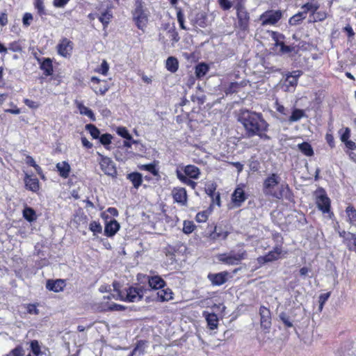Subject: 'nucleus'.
I'll return each instance as SVG.
<instances>
[{
  "mask_svg": "<svg viewBox=\"0 0 356 356\" xmlns=\"http://www.w3.org/2000/svg\"><path fill=\"white\" fill-rule=\"evenodd\" d=\"M239 121L243 125L248 137L255 136L259 131H268L269 124L260 113L245 110L239 116Z\"/></svg>",
  "mask_w": 356,
  "mask_h": 356,
  "instance_id": "obj_1",
  "label": "nucleus"
},
{
  "mask_svg": "<svg viewBox=\"0 0 356 356\" xmlns=\"http://www.w3.org/2000/svg\"><path fill=\"white\" fill-rule=\"evenodd\" d=\"M280 181V177L277 173L270 174L263 183V192L266 195L271 196L277 200H281L284 195V193L291 194V191L287 184H282L278 191H274Z\"/></svg>",
  "mask_w": 356,
  "mask_h": 356,
  "instance_id": "obj_2",
  "label": "nucleus"
},
{
  "mask_svg": "<svg viewBox=\"0 0 356 356\" xmlns=\"http://www.w3.org/2000/svg\"><path fill=\"white\" fill-rule=\"evenodd\" d=\"M113 291L116 293L115 298L129 302H134L140 300L144 295L145 289L143 287L129 286L124 291L121 290L120 284L115 281L113 283Z\"/></svg>",
  "mask_w": 356,
  "mask_h": 356,
  "instance_id": "obj_3",
  "label": "nucleus"
},
{
  "mask_svg": "<svg viewBox=\"0 0 356 356\" xmlns=\"http://www.w3.org/2000/svg\"><path fill=\"white\" fill-rule=\"evenodd\" d=\"M275 45L280 47L282 54H289L291 57L298 55L300 56L303 52L311 51L313 45L305 41H300L297 45H286L284 42L276 41Z\"/></svg>",
  "mask_w": 356,
  "mask_h": 356,
  "instance_id": "obj_4",
  "label": "nucleus"
},
{
  "mask_svg": "<svg viewBox=\"0 0 356 356\" xmlns=\"http://www.w3.org/2000/svg\"><path fill=\"white\" fill-rule=\"evenodd\" d=\"M247 251L241 248L237 251L232 250L229 252L219 254L217 258L220 262L224 264L234 266L241 264L243 260L247 258Z\"/></svg>",
  "mask_w": 356,
  "mask_h": 356,
  "instance_id": "obj_5",
  "label": "nucleus"
},
{
  "mask_svg": "<svg viewBox=\"0 0 356 356\" xmlns=\"http://www.w3.org/2000/svg\"><path fill=\"white\" fill-rule=\"evenodd\" d=\"M315 202L319 211L323 214H327L330 218L334 216L331 209V200L323 188H318L316 191Z\"/></svg>",
  "mask_w": 356,
  "mask_h": 356,
  "instance_id": "obj_6",
  "label": "nucleus"
},
{
  "mask_svg": "<svg viewBox=\"0 0 356 356\" xmlns=\"http://www.w3.org/2000/svg\"><path fill=\"white\" fill-rule=\"evenodd\" d=\"M97 155L100 168L104 174L112 177H116L117 169L113 160L100 153H97Z\"/></svg>",
  "mask_w": 356,
  "mask_h": 356,
  "instance_id": "obj_7",
  "label": "nucleus"
},
{
  "mask_svg": "<svg viewBox=\"0 0 356 356\" xmlns=\"http://www.w3.org/2000/svg\"><path fill=\"white\" fill-rule=\"evenodd\" d=\"M229 234L230 232L226 226L216 225L213 227V229L207 234V237L210 241L214 242L216 241L225 240Z\"/></svg>",
  "mask_w": 356,
  "mask_h": 356,
  "instance_id": "obj_8",
  "label": "nucleus"
},
{
  "mask_svg": "<svg viewBox=\"0 0 356 356\" xmlns=\"http://www.w3.org/2000/svg\"><path fill=\"white\" fill-rule=\"evenodd\" d=\"M90 83V88L97 95H104L110 88L107 81L100 79L97 76H92Z\"/></svg>",
  "mask_w": 356,
  "mask_h": 356,
  "instance_id": "obj_9",
  "label": "nucleus"
},
{
  "mask_svg": "<svg viewBox=\"0 0 356 356\" xmlns=\"http://www.w3.org/2000/svg\"><path fill=\"white\" fill-rule=\"evenodd\" d=\"M230 277L232 276L227 270L217 273H209L207 275V279L213 286H221L226 283Z\"/></svg>",
  "mask_w": 356,
  "mask_h": 356,
  "instance_id": "obj_10",
  "label": "nucleus"
},
{
  "mask_svg": "<svg viewBox=\"0 0 356 356\" xmlns=\"http://www.w3.org/2000/svg\"><path fill=\"white\" fill-rule=\"evenodd\" d=\"M73 50V42L69 39L62 38L57 45L58 54L65 58H69Z\"/></svg>",
  "mask_w": 356,
  "mask_h": 356,
  "instance_id": "obj_11",
  "label": "nucleus"
},
{
  "mask_svg": "<svg viewBox=\"0 0 356 356\" xmlns=\"http://www.w3.org/2000/svg\"><path fill=\"white\" fill-rule=\"evenodd\" d=\"M35 58L37 60L40 69L43 72V74L46 76H49L53 74L54 66L53 60L50 58H40L35 54Z\"/></svg>",
  "mask_w": 356,
  "mask_h": 356,
  "instance_id": "obj_12",
  "label": "nucleus"
},
{
  "mask_svg": "<svg viewBox=\"0 0 356 356\" xmlns=\"http://www.w3.org/2000/svg\"><path fill=\"white\" fill-rule=\"evenodd\" d=\"M172 196L175 202L186 206L188 202L187 192L185 188L175 187L172 191Z\"/></svg>",
  "mask_w": 356,
  "mask_h": 356,
  "instance_id": "obj_13",
  "label": "nucleus"
},
{
  "mask_svg": "<svg viewBox=\"0 0 356 356\" xmlns=\"http://www.w3.org/2000/svg\"><path fill=\"white\" fill-rule=\"evenodd\" d=\"M260 325L264 330H268L271 326V313L269 308L261 305L259 307Z\"/></svg>",
  "mask_w": 356,
  "mask_h": 356,
  "instance_id": "obj_14",
  "label": "nucleus"
},
{
  "mask_svg": "<svg viewBox=\"0 0 356 356\" xmlns=\"http://www.w3.org/2000/svg\"><path fill=\"white\" fill-rule=\"evenodd\" d=\"M302 72L300 70H295L286 74L284 81V85L286 88V90H290V88H295L298 82V78L302 75Z\"/></svg>",
  "mask_w": 356,
  "mask_h": 356,
  "instance_id": "obj_15",
  "label": "nucleus"
},
{
  "mask_svg": "<svg viewBox=\"0 0 356 356\" xmlns=\"http://www.w3.org/2000/svg\"><path fill=\"white\" fill-rule=\"evenodd\" d=\"M248 196L242 187H236L232 195V202L235 207H240Z\"/></svg>",
  "mask_w": 356,
  "mask_h": 356,
  "instance_id": "obj_16",
  "label": "nucleus"
},
{
  "mask_svg": "<svg viewBox=\"0 0 356 356\" xmlns=\"http://www.w3.org/2000/svg\"><path fill=\"white\" fill-rule=\"evenodd\" d=\"M65 286L66 281L63 279L48 280L46 283L47 289L55 293L63 291Z\"/></svg>",
  "mask_w": 356,
  "mask_h": 356,
  "instance_id": "obj_17",
  "label": "nucleus"
},
{
  "mask_svg": "<svg viewBox=\"0 0 356 356\" xmlns=\"http://www.w3.org/2000/svg\"><path fill=\"white\" fill-rule=\"evenodd\" d=\"M133 18L136 22H145L147 21V11L143 9L142 3L139 0L136 2V8L133 12Z\"/></svg>",
  "mask_w": 356,
  "mask_h": 356,
  "instance_id": "obj_18",
  "label": "nucleus"
},
{
  "mask_svg": "<svg viewBox=\"0 0 356 356\" xmlns=\"http://www.w3.org/2000/svg\"><path fill=\"white\" fill-rule=\"evenodd\" d=\"M120 223L115 219L106 221L104 226V235L107 237H113L119 231Z\"/></svg>",
  "mask_w": 356,
  "mask_h": 356,
  "instance_id": "obj_19",
  "label": "nucleus"
},
{
  "mask_svg": "<svg viewBox=\"0 0 356 356\" xmlns=\"http://www.w3.org/2000/svg\"><path fill=\"white\" fill-rule=\"evenodd\" d=\"M24 181L27 190L38 193L40 190V181L38 178H33L31 175L25 174Z\"/></svg>",
  "mask_w": 356,
  "mask_h": 356,
  "instance_id": "obj_20",
  "label": "nucleus"
},
{
  "mask_svg": "<svg viewBox=\"0 0 356 356\" xmlns=\"http://www.w3.org/2000/svg\"><path fill=\"white\" fill-rule=\"evenodd\" d=\"M147 279L152 289L158 290L166 286V282L159 275L147 276Z\"/></svg>",
  "mask_w": 356,
  "mask_h": 356,
  "instance_id": "obj_21",
  "label": "nucleus"
},
{
  "mask_svg": "<svg viewBox=\"0 0 356 356\" xmlns=\"http://www.w3.org/2000/svg\"><path fill=\"white\" fill-rule=\"evenodd\" d=\"M282 13L280 10H268L261 15L262 22H277L281 19Z\"/></svg>",
  "mask_w": 356,
  "mask_h": 356,
  "instance_id": "obj_22",
  "label": "nucleus"
},
{
  "mask_svg": "<svg viewBox=\"0 0 356 356\" xmlns=\"http://www.w3.org/2000/svg\"><path fill=\"white\" fill-rule=\"evenodd\" d=\"M179 245H168L163 248V253L167 257L169 264H173L176 262V254L179 251Z\"/></svg>",
  "mask_w": 356,
  "mask_h": 356,
  "instance_id": "obj_23",
  "label": "nucleus"
},
{
  "mask_svg": "<svg viewBox=\"0 0 356 356\" xmlns=\"http://www.w3.org/2000/svg\"><path fill=\"white\" fill-rule=\"evenodd\" d=\"M182 173L188 178L197 179L201 174L198 167L194 165H187L184 167Z\"/></svg>",
  "mask_w": 356,
  "mask_h": 356,
  "instance_id": "obj_24",
  "label": "nucleus"
},
{
  "mask_svg": "<svg viewBox=\"0 0 356 356\" xmlns=\"http://www.w3.org/2000/svg\"><path fill=\"white\" fill-rule=\"evenodd\" d=\"M157 292L156 298L158 302H168L174 299V293L170 288H163Z\"/></svg>",
  "mask_w": 356,
  "mask_h": 356,
  "instance_id": "obj_25",
  "label": "nucleus"
},
{
  "mask_svg": "<svg viewBox=\"0 0 356 356\" xmlns=\"http://www.w3.org/2000/svg\"><path fill=\"white\" fill-rule=\"evenodd\" d=\"M56 168L59 175L62 178L67 179L69 177L71 171V167L67 161H64L56 163Z\"/></svg>",
  "mask_w": 356,
  "mask_h": 356,
  "instance_id": "obj_26",
  "label": "nucleus"
},
{
  "mask_svg": "<svg viewBox=\"0 0 356 356\" xmlns=\"http://www.w3.org/2000/svg\"><path fill=\"white\" fill-rule=\"evenodd\" d=\"M203 316L205 317L208 327L213 330L218 327V318L215 313H209L204 311Z\"/></svg>",
  "mask_w": 356,
  "mask_h": 356,
  "instance_id": "obj_27",
  "label": "nucleus"
},
{
  "mask_svg": "<svg viewBox=\"0 0 356 356\" xmlns=\"http://www.w3.org/2000/svg\"><path fill=\"white\" fill-rule=\"evenodd\" d=\"M127 178L132 183L135 188H138L143 183L142 175L138 172H133L128 174Z\"/></svg>",
  "mask_w": 356,
  "mask_h": 356,
  "instance_id": "obj_28",
  "label": "nucleus"
},
{
  "mask_svg": "<svg viewBox=\"0 0 356 356\" xmlns=\"http://www.w3.org/2000/svg\"><path fill=\"white\" fill-rule=\"evenodd\" d=\"M141 170H145L150 172L154 177H160L159 170L155 161L153 163L143 164L138 166Z\"/></svg>",
  "mask_w": 356,
  "mask_h": 356,
  "instance_id": "obj_29",
  "label": "nucleus"
},
{
  "mask_svg": "<svg viewBox=\"0 0 356 356\" xmlns=\"http://www.w3.org/2000/svg\"><path fill=\"white\" fill-rule=\"evenodd\" d=\"M176 175L177 179L181 183L190 186L192 189H195L197 183L192 180V179L188 178L186 176H185L180 170L177 169Z\"/></svg>",
  "mask_w": 356,
  "mask_h": 356,
  "instance_id": "obj_30",
  "label": "nucleus"
},
{
  "mask_svg": "<svg viewBox=\"0 0 356 356\" xmlns=\"http://www.w3.org/2000/svg\"><path fill=\"white\" fill-rule=\"evenodd\" d=\"M282 248L280 246L274 247L273 250L268 252L266 255L269 262L276 261L282 257Z\"/></svg>",
  "mask_w": 356,
  "mask_h": 356,
  "instance_id": "obj_31",
  "label": "nucleus"
},
{
  "mask_svg": "<svg viewBox=\"0 0 356 356\" xmlns=\"http://www.w3.org/2000/svg\"><path fill=\"white\" fill-rule=\"evenodd\" d=\"M209 70V66L205 63H200L195 67V74L197 79L204 77Z\"/></svg>",
  "mask_w": 356,
  "mask_h": 356,
  "instance_id": "obj_32",
  "label": "nucleus"
},
{
  "mask_svg": "<svg viewBox=\"0 0 356 356\" xmlns=\"http://www.w3.org/2000/svg\"><path fill=\"white\" fill-rule=\"evenodd\" d=\"M76 106L79 111L80 114L86 115L90 119V120L93 122L95 121V115L91 109L83 105V104L81 102H77Z\"/></svg>",
  "mask_w": 356,
  "mask_h": 356,
  "instance_id": "obj_33",
  "label": "nucleus"
},
{
  "mask_svg": "<svg viewBox=\"0 0 356 356\" xmlns=\"http://www.w3.org/2000/svg\"><path fill=\"white\" fill-rule=\"evenodd\" d=\"M165 67L172 73L176 72L179 68V61L177 58L174 56L168 57L165 62Z\"/></svg>",
  "mask_w": 356,
  "mask_h": 356,
  "instance_id": "obj_34",
  "label": "nucleus"
},
{
  "mask_svg": "<svg viewBox=\"0 0 356 356\" xmlns=\"http://www.w3.org/2000/svg\"><path fill=\"white\" fill-rule=\"evenodd\" d=\"M23 217L29 222L36 220L37 215L35 211L29 207H26L22 211Z\"/></svg>",
  "mask_w": 356,
  "mask_h": 356,
  "instance_id": "obj_35",
  "label": "nucleus"
},
{
  "mask_svg": "<svg viewBox=\"0 0 356 356\" xmlns=\"http://www.w3.org/2000/svg\"><path fill=\"white\" fill-rule=\"evenodd\" d=\"M346 213L348 218V222L353 225H356V209L355 208L349 204L346 208Z\"/></svg>",
  "mask_w": 356,
  "mask_h": 356,
  "instance_id": "obj_36",
  "label": "nucleus"
},
{
  "mask_svg": "<svg viewBox=\"0 0 356 356\" xmlns=\"http://www.w3.org/2000/svg\"><path fill=\"white\" fill-rule=\"evenodd\" d=\"M300 151L307 156H312L314 154L312 145L307 142H302L298 145Z\"/></svg>",
  "mask_w": 356,
  "mask_h": 356,
  "instance_id": "obj_37",
  "label": "nucleus"
},
{
  "mask_svg": "<svg viewBox=\"0 0 356 356\" xmlns=\"http://www.w3.org/2000/svg\"><path fill=\"white\" fill-rule=\"evenodd\" d=\"M305 116V112L304 110L300 108H294L291 113V115L289 116L288 121L291 123L298 122Z\"/></svg>",
  "mask_w": 356,
  "mask_h": 356,
  "instance_id": "obj_38",
  "label": "nucleus"
},
{
  "mask_svg": "<svg viewBox=\"0 0 356 356\" xmlns=\"http://www.w3.org/2000/svg\"><path fill=\"white\" fill-rule=\"evenodd\" d=\"M237 10V16L239 22H245L249 20V14L245 10L243 5H239L236 6Z\"/></svg>",
  "mask_w": 356,
  "mask_h": 356,
  "instance_id": "obj_39",
  "label": "nucleus"
},
{
  "mask_svg": "<svg viewBox=\"0 0 356 356\" xmlns=\"http://www.w3.org/2000/svg\"><path fill=\"white\" fill-rule=\"evenodd\" d=\"M245 86V83L243 81L240 83L238 82H232L229 85V86L225 89V92L227 95L236 93L238 92L241 88H243Z\"/></svg>",
  "mask_w": 356,
  "mask_h": 356,
  "instance_id": "obj_40",
  "label": "nucleus"
},
{
  "mask_svg": "<svg viewBox=\"0 0 356 356\" xmlns=\"http://www.w3.org/2000/svg\"><path fill=\"white\" fill-rule=\"evenodd\" d=\"M197 228V226L192 220H186L183 222V228L182 232L186 234L189 235L193 233Z\"/></svg>",
  "mask_w": 356,
  "mask_h": 356,
  "instance_id": "obj_41",
  "label": "nucleus"
},
{
  "mask_svg": "<svg viewBox=\"0 0 356 356\" xmlns=\"http://www.w3.org/2000/svg\"><path fill=\"white\" fill-rule=\"evenodd\" d=\"M89 230L93 234V236H97L102 232V227L99 221L92 220L89 224Z\"/></svg>",
  "mask_w": 356,
  "mask_h": 356,
  "instance_id": "obj_42",
  "label": "nucleus"
},
{
  "mask_svg": "<svg viewBox=\"0 0 356 356\" xmlns=\"http://www.w3.org/2000/svg\"><path fill=\"white\" fill-rule=\"evenodd\" d=\"M86 130H87L90 136L94 139H98L100 136L99 129L93 124H88L86 125Z\"/></svg>",
  "mask_w": 356,
  "mask_h": 356,
  "instance_id": "obj_43",
  "label": "nucleus"
},
{
  "mask_svg": "<svg viewBox=\"0 0 356 356\" xmlns=\"http://www.w3.org/2000/svg\"><path fill=\"white\" fill-rule=\"evenodd\" d=\"M113 138V137L111 134L106 133L100 135L98 139L99 140L101 144L106 147V149H109L108 146L111 144Z\"/></svg>",
  "mask_w": 356,
  "mask_h": 356,
  "instance_id": "obj_44",
  "label": "nucleus"
},
{
  "mask_svg": "<svg viewBox=\"0 0 356 356\" xmlns=\"http://www.w3.org/2000/svg\"><path fill=\"white\" fill-rule=\"evenodd\" d=\"M319 7V4L316 0H311L310 1L305 3L302 8L305 12L309 11L314 13L315 12Z\"/></svg>",
  "mask_w": 356,
  "mask_h": 356,
  "instance_id": "obj_45",
  "label": "nucleus"
},
{
  "mask_svg": "<svg viewBox=\"0 0 356 356\" xmlns=\"http://www.w3.org/2000/svg\"><path fill=\"white\" fill-rule=\"evenodd\" d=\"M210 214L211 211L209 210L200 211L196 214L195 219L197 222H205L207 221Z\"/></svg>",
  "mask_w": 356,
  "mask_h": 356,
  "instance_id": "obj_46",
  "label": "nucleus"
},
{
  "mask_svg": "<svg viewBox=\"0 0 356 356\" xmlns=\"http://www.w3.org/2000/svg\"><path fill=\"white\" fill-rule=\"evenodd\" d=\"M117 133L119 136H120L121 137H122L128 140H132L133 143H137L136 140L133 139V137L129 133L127 129L124 127H118V129L117 130Z\"/></svg>",
  "mask_w": 356,
  "mask_h": 356,
  "instance_id": "obj_47",
  "label": "nucleus"
},
{
  "mask_svg": "<svg viewBox=\"0 0 356 356\" xmlns=\"http://www.w3.org/2000/svg\"><path fill=\"white\" fill-rule=\"evenodd\" d=\"M217 189V184L215 182L209 183L206 185L204 188L205 193L210 197H213V196L217 193L216 191Z\"/></svg>",
  "mask_w": 356,
  "mask_h": 356,
  "instance_id": "obj_48",
  "label": "nucleus"
},
{
  "mask_svg": "<svg viewBox=\"0 0 356 356\" xmlns=\"http://www.w3.org/2000/svg\"><path fill=\"white\" fill-rule=\"evenodd\" d=\"M109 70V65L106 60H103L100 66L95 69L97 73L101 74L104 76L108 74Z\"/></svg>",
  "mask_w": 356,
  "mask_h": 356,
  "instance_id": "obj_49",
  "label": "nucleus"
},
{
  "mask_svg": "<svg viewBox=\"0 0 356 356\" xmlns=\"http://www.w3.org/2000/svg\"><path fill=\"white\" fill-rule=\"evenodd\" d=\"M346 248L350 251H354L356 252V234L353 233L350 239L347 238Z\"/></svg>",
  "mask_w": 356,
  "mask_h": 356,
  "instance_id": "obj_50",
  "label": "nucleus"
},
{
  "mask_svg": "<svg viewBox=\"0 0 356 356\" xmlns=\"http://www.w3.org/2000/svg\"><path fill=\"white\" fill-rule=\"evenodd\" d=\"M106 213H109L111 216L113 217H116L118 216V211L116 208L108 207L105 212H102L101 213V217L105 220H107V219L108 218V216Z\"/></svg>",
  "mask_w": 356,
  "mask_h": 356,
  "instance_id": "obj_51",
  "label": "nucleus"
},
{
  "mask_svg": "<svg viewBox=\"0 0 356 356\" xmlns=\"http://www.w3.org/2000/svg\"><path fill=\"white\" fill-rule=\"evenodd\" d=\"M339 133L342 143L349 140L350 137V129L348 127L340 129Z\"/></svg>",
  "mask_w": 356,
  "mask_h": 356,
  "instance_id": "obj_52",
  "label": "nucleus"
},
{
  "mask_svg": "<svg viewBox=\"0 0 356 356\" xmlns=\"http://www.w3.org/2000/svg\"><path fill=\"white\" fill-rule=\"evenodd\" d=\"M331 292H327L325 293H322L318 297V302H319V311L321 312L324 305L330 297Z\"/></svg>",
  "mask_w": 356,
  "mask_h": 356,
  "instance_id": "obj_53",
  "label": "nucleus"
},
{
  "mask_svg": "<svg viewBox=\"0 0 356 356\" xmlns=\"http://www.w3.org/2000/svg\"><path fill=\"white\" fill-rule=\"evenodd\" d=\"M22 46L20 41H13L9 43L8 49L13 52H21L22 51Z\"/></svg>",
  "mask_w": 356,
  "mask_h": 356,
  "instance_id": "obj_54",
  "label": "nucleus"
},
{
  "mask_svg": "<svg viewBox=\"0 0 356 356\" xmlns=\"http://www.w3.org/2000/svg\"><path fill=\"white\" fill-rule=\"evenodd\" d=\"M325 140L331 149L335 147L334 138L331 129H329L325 134Z\"/></svg>",
  "mask_w": 356,
  "mask_h": 356,
  "instance_id": "obj_55",
  "label": "nucleus"
},
{
  "mask_svg": "<svg viewBox=\"0 0 356 356\" xmlns=\"http://www.w3.org/2000/svg\"><path fill=\"white\" fill-rule=\"evenodd\" d=\"M31 349L35 356H39L41 355L40 346L37 340H33L31 341Z\"/></svg>",
  "mask_w": 356,
  "mask_h": 356,
  "instance_id": "obj_56",
  "label": "nucleus"
},
{
  "mask_svg": "<svg viewBox=\"0 0 356 356\" xmlns=\"http://www.w3.org/2000/svg\"><path fill=\"white\" fill-rule=\"evenodd\" d=\"M25 161L28 165L33 167L38 173L40 171H41V168L36 163L34 159L31 156L27 155L26 156Z\"/></svg>",
  "mask_w": 356,
  "mask_h": 356,
  "instance_id": "obj_57",
  "label": "nucleus"
},
{
  "mask_svg": "<svg viewBox=\"0 0 356 356\" xmlns=\"http://www.w3.org/2000/svg\"><path fill=\"white\" fill-rule=\"evenodd\" d=\"M275 108L276 111L284 116H287L289 114L288 110L282 105L277 100L275 102Z\"/></svg>",
  "mask_w": 356,
  "mask_h": 356,
  "instance_id": "obj_58",
  "label": "nucleus"
},
{
  "mask_svg": "<svg viewBox=\"0 0 356 356\" xmlns=\"http://www.w3.org/2000/svg\"><path fill=\"white\" fill-rule=\"evenodd\" d=\"M24 349L22 346H17L14 349L10 350L7 356H23Z\"/></svg>",
  "mask_w": 356,
  "mask_h": 356,
  "instance_id": "obj_59",
  "label": "nucleus"
},
{
  "mask_svg": "<svg viewBox=\"0 0 356 356\" xmlns=\"http://www.w3.org/2000/svg\"><path fill=\"white\" fill-rule=\"evenodd\" d=\"M272 238L276 243H277V246L282 247L284 243V238L280 233L277 232L272 233Z\"/></svg>",
  "mask_w": 356,
  "mask_h": 356,
  "instance_id": "obj_60",
  "label": "nucleus"
},
{
  "mask_svg": "<svg viewBox=\"0 0 356 356\" xmlns=\"http://www.w3.org/2000/svg\"><path fill=\"white\" fill-rule=\"evenodd\" d=\"M38 305L36 304H28L26 305V312L29 314H39V309L37 308Z\"/></svg>",
  "mask_w": 356,
  "mask_h": 356,
  "instance_id": "obj_61",
  "label": "nucleus"
},
{
  "mask_svg": "<svg viewBox=\"0 0 356 356\" xmlns=\"http://www.w3.org/2000/svg\"><path fill=\"white\" fill-rule=\"evenodd\" d=\"M211 202L210 204V208H211L214 205H217L218 207L221 206L220 194L219 192H217V193L213 196V197H211Z\"/></svg>",
  "mask_w": 356,
  "mask_h": 356,
  "instance_id": "obj_62",
  "label": "nucleus"
},
{
  "mask_svg": "<svg viewBox=\"0 0 356 356\" xmlns=\"http://www.w3.org/2000/svg\"><path fill=\"white\" fill-rule=\"evenodd\" d=\"M353 234V233L351 232H346L344 230H342V231H340L339 232V236L343 238V243L345 245H347V238L348 239H350L351 235Z\"/></svg>",
  "mask_w": 356,
  "mask_h": 356,
  "instance_id": "obj_63",
  "label": "nucleus"
},
{
  "mask_svg": "<svg viewBox=\"0 0 356 356\" xmlns=\"http://www.w3.org/2000/svg\"><path fill=\"white\" fill-rule=\"evenodd\" d=\"M280 318L286 327H291L293 326V323L289 321V317L286 316L285 313H281L280 315Z\"/></svg>",
  "mask_w": 356,
  "mask_h": 356,
  "instance_id": "obj_64",
  "label": "nucleus"
}]
</instances>
